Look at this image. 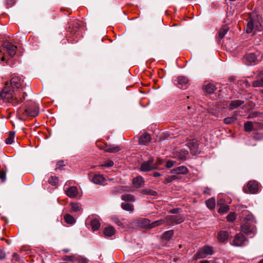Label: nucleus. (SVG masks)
<instances>
[{"mask_svg":"<svg viewBox=\"0 0 263 263\" xmlns=\"http://www.w3.org/2000/svg\"><path fill=\"white\" fill-rule=\"evenodd\" d=\"M6 86H8V83H6ZM1 98L4 101L12 103L13 105H16L23 101L22 99L18 100L12 93L11 90L5 87L1 93Z\"/></svg>","mask_w":263,"mask_h":263,"instance_id":"nucleus-1","label":"nucleus"},{"mask_svg":"<svg viewBox=\"0 0 263 263\" xmlns=\"http://www.w3.org/2000/svg\"><path fill=\"white\" fill-rule=\"evenodd\" d=\"M246 30L248 33L255 34L256 32H260L262 30V26L257 19L251 18L247 23Z\"/></svg>","mask_w":263,"mask_h":263,"instance_id":"nucleus-2","label":"nucleus"},{"mask_svg":"<svg viewBox=\"0 0 263 263\" xmlns=\"http://www.w3.org/2000/svg\"><path fill=\"white\" fill-rule=\"evenodd\" d=\"M153 170H157V166L154 164V159L151 157L147 161L143 162L140 166L142 172H148Z\"/></svg>","mask_w":263,"mask_h":263,"instance_id":"nucleus-3","label":"nucleus"},{"mask_svg":"<svg viewBox=\"0 0 263 263\" xmlns=\"http://www.w3.org/2000/svg\"><path fill=\"white\" fill-rule=\"evenodd\" d=\"M213 254V248L211 246H205L200 249L196 254V259L203 258L207 255Z\"/></svg>","mask_w":263,"mask_h":263,"instance_id":"nucleus-4","label":"nucleus"},{"mask_svg":"<svg viewBox=\"0 0 263 263\" xmlns=\"http://www.w3.org/2000/svg\"><path fill=\"white\" fill-rule=\"evenodd\" d=\"M184 218L181 215H170L165 217V223L175 225L183 221Z\"/></svg>","mask_w":263,"mask_h":263,"instance_id":"nucleus-5","label":"nucleus"},{"mask_svg":"<svg viewBox=\"0 0 263 263\" xmlns=\"http://www.w3.org/2000/svg\"><path fill=\"white\" fill-rule=\"evenodd\" d=\"M232 244L236 247L243 246L247 244V240L243 234H237L235 236Z\"/></svg>","mask_w":263,"mask_h":263,"instance_id":"nucleus-6","label":"nucleus"},{"mask_svg":"<svg viewBox=\"0 0 263 263\" xmlns=\"http://www.w3.org/2000/svg\"><path fill=\"white\" fill-rule=\"evenodd\" d=\"M2 46L10 57H13L15 54L17 47L11 43L5 41L3 43Z\"/></svg>","mask_w":263,"mask_h":263,"instance_id":"nucleus-7","label":"nucleus"},{"mask_svg":"<svg viewBox=\"0 0 263 263\" xmlns=\"http://www.w3.org/2000/svg\"><path fill=\"white\" fill-rule=\"evenodd\" d=\"M189 79L185 76H181L174 80V83L179 88L185 89L187 87Z\"/></svg>","mask_w":263,"mask_h":263,"instance_id":"nucleus-8","label":"nucleus"},{"mask_svg":"<svg viewBox=\"0 0 263 263\" xmlns=\"http://www.w3.org/2000/svg\"><path fill=\"white\" fill-rule=\"evenodd\" d=\"M27 116L36 117L39 114V107L36 104H33L28 107L25 110L24 113Z\"/></svg>","mask_w":263,"mask_h":263,"instance_id":"nucleus-9","label":"nucleus"},{"mask_svg":"<svg viewBox=\"0 0 263 263\" xmlns=\"http://www.w3.org/2000/svg\"><path fill=\"white\" fill-rule=\"evenodd\" d=\"M244 60L247 65H254L257 61V55L254 53H247L244 57Z\"/></svg>","mask_w":263,"mask_h":263,"instance_id":"nucleus-10","label":"nucleus"},{"mask_svg":"<svg viewBox=\"0 0 263 263\" xmlns=\"http://www.w3.org/2000/svg\"><path fill=\"white\" fill-rule=\"evenodd\" d=\"M241 230L242 232L245 233L251 237L254 235L255 231L254 229L251 228V227L247 223L241 226Z\"/></svg>","mask_w":263,"mask_h":263,"instance_id":"nucleus-11","label":"nucleus"},{"mask_svg":"<svg viewBox=\"0 0 263 263\" xmlns=\"http://www.w3.org/2000/svg\"><path fill=\"white\" fill-rule=\"evenodd\" d=\"M65 194L69 198H74L78 194V189L76 186H71L65 190Z\"/></svg>","mask_w":263,"mask_h":263,"instance_id":"nucleus-12","label":"nucleus"},{"mask_svg":"<svg viewBox=\"0 0 263 263\" xmlns=\"http://www.w3.org/2000/svg\"><path fill=\"white\" fill-rule=\"evenodd\" d=\"M105 180L104 177L100 174L94 175L91 179V181L93 183L99 185H102Z\"/></svg>","mask_w":263,"mask_h":263,"instance_id":"nucleus-13","label":"nucleus"},{"mask_svg":"<svg viewBox=\"0 0 263 263\" xmlns=\"http://www.w3.org/2000/svg\"><path fill=\"white\" fill-rule=\"evenodd\" d=\"M151 139V135L148 134H144L141 135L139 139V143L141 145H147Z\"/></svg>","mask_w":263,"mask_h":263,"instance_id":"nucleus-14","label":"nucleus"},{"mask_svg":"<svg viewBox=\"0 0 263 263\" xmlns=\"http://www.w3.org/2000/svg\"><path fill=\"white\" fill-rule=\"evenodd\" d=\"M187 172L188 170L187 167L184 166H180L171 170V174H185Z\"/></svg>","mask_w":263,"mask_h":263,"instance_id":"nucleus-15","label":"nucleus"},{"mask_svg":"<svg viewBox=\"0 0 263 263\" xmlns=\"http://www.w3.org/2000/svg\"><path fill=\"white\" fill-rule=\"evenodd\" d=\"M229 236L228 231L222 230L220 231L217 234V239L220 242H224L227 240Z\"/></svg>","mask_w":263,"mask_h":263,"instance_id":"nucleus-16","label":"nucleus"},{"mask_svg":"<svg viewBox=\"0 0 263 263\" xmlns=\"http://www.w3.org/2000/svg\"><path fill=\"white\" fill-rule=\"evenodd\" d=\"M121 149V147L120 145H106L104 148V150L105 152L115 153L119 152Z\"/></svg>","mask_w":263,"mask_h":263,"instance_id":"nucleus-17","label":"nucleus"},{"mask_svg":"<svg viewBox=\"0 0 263 263\" xmlns=\"http://www.w3.org/2000/svg\"><path fill=\"white\" fill-rule=\"evenodd\" d=\"M144 183V179L141 176H138L134 178L133 180V184L136 188L141 187Z\"/></svg>","mask_w":263,"mask_h":263,"instance_id":"nucleus-18","label":"nucleus"},{"mask_svg":"<svg viewBox=\"0 0 263 263\" xmlns=\"http://www.w3.org/2000/svg\"><path fill=\"white\" fill-rule=\"evenodd\" d=\"M249 192L252 194L255 193L258 190V184L255 181H251L248 182L247 185Z\"/></svg>","mask_w":263,"mask_h":263,"instance_id":"nucleus-19","label":"nucleus"},{"mask_svg":"<svg viewBox=\"0 0 263 263\" xmlns=\"http://www.w3.org/2000/svg\"><path fill=\"white\" fill-rule=\"evenodd\" d=\"M11 86L13 88H19L22 86L21 79L18 77L13 78L10 82Z\"/></svg>","mask_w":263,"mask_h":263,"instance_id":"nucleus-20","label":"nucleus"},{"mask_svg":"<svg viewBox=\"0 0 263 263\" xmlns=\"http://www.w3.org/2000/svg\"><path fill=\"white\" fill-rule=\"evenodd\" d=\"M243 103V101L239 100L232 101L229 105V109H234L240 106Z\"/></svg>","mask_w":263,"mask_h":263,"instance_id":"nucleus-21","label":"nucleus"},{"mask_svg":"<svg viewBox=\"0 0 263 263\" xmlns=\"http://www.w3.org/2000/svg\"><path fill=\"white\" fill-rule=\"evenodd\" d=\"M115 229L111 226H108L106 227L104 230V234L105 236L110 237L112 236L115 233Z\"/></svg>","mask_w":263,"mask_h":263,"instance_id":"nucleus-22","label":"nucleus"},{"mask_svg":"<svg viewBox=\"0 0 263 263\" xmlns=\"http://www.w3.org/2000/svg\"><path fill=\"white\" fill-rule=\"evenodd\" d=\"M90 225L91 227V230L93 231H95L99 230V229L100 227V223L99 220L97 219V218H95L91 221Z\"/></svg>","mask_w":263,"mask_h":263,"instance_id":"nucleus-23","label":"nucleus"},{"mask_svg":"<svg viewBox=\"0 0 263 263\" xmlns=\"http://www.w3.org/2000/svg\"><path fill=\"white\" fill-rule=\"evenodd\" d=\"M204 90L207 93L211 94L215 91L216 87L213 84L208 83L204 86Z\"/></svg>","mask_w":263,"mask_h":263,"instance_id":"nucleus-24","label":"nucleus"},{"mask_svg":"<svg viewBox=\"0 0 263 263\" xmlns=\"http://www.w3.org/2000/svg\"><path fill=\"white\" fill-rule=\"evenodd\" d=\"M139 224L143 228L150 229L151 221L146 218H142L139 221Z\"/></svg>","mask_w":263,"mask_h":263,"instance_id":"nucleus-25","label":"nucleus"},{"mask_svg":"<svg viewBox=\"0 0 263 263\" xmlns=\"http://www.w3.org/2000/svg\"><path fill=\"white\" fill-rule=\"evenodd\" d=\"M165 222V218L164 219H159L158 220H156L153 222H151L150 229H153L155 227L161 226Z\"/></svg>","mask_w":263,"mask_h":263,"instance_id":"nucleus-26","label":"nucleus"},{"mask_svg":"<svg viewBox=\"0 0 263 263\" xmlns=\"http://www.w3.org/2000/svg\"><path fill=\"white\" fill-rule=\"evenodd\" d=\"M252 86L254 87H263V77L256 78V80L252 82Z\"/></svg>","mask_w":263,"mask_h":263,"instance_id":"nucleus-27","label":"nucleus"},{"mask_svg":"<svg viewBox=\"0 0 263 263\" xmlns=\"http://www.w3.org/2000/svg\"><path fill=\"white\" fill-rule=\"evenodd\" d=\"M229 30V27L224 26L222 27L218 33V38L222 39Z\"/></svg>","mask_w":263,"mask_h":263,"instance_id":"nucleus-28","label":"nucleus"},{"mask_svg":"<svg viewBox=\"0 0 263 263\" xmlns=\"http://www.w3.org/2000/svg\"><path fill=\"white\" fill-rule=\"evenodd\" d=\"M207 207L210 209H213L215 206V200L213 198H211L206 201Z\"/></svg>","mask_w":263,"mask_h":263,"instance_id":"nucleus-29","label":"nucleus"},{"mask_svg":"<svg viewBox=\"0 0 263 263\" xmlns=\"http://www.w3.org/2000/svg\"><path fill=\"white\" fill-rule=\"evenodd\" d=\"M188 154V151L186 150H181L180 152H177L176 156L181 160L185 159L186 155Z\"/></svg>","mask_w":263,"mask_h":263,"instance_id":"nucleus-30","label":"nucleus"},{"mask_svg":"<svg viewBox=\"0 0 263 263\" xmlns=\"http://www.w3.org/2000/svg\"><path fill=\"white\" fill-rule=\"evenodd\" d=\"M88 260L86 258L79 256H76L74 258L73 263H87Z\"/></svg>","mask_w":263,"mask_h":263,"instance_id":"nucleus-31","label":"nucleus"},{"mask_svg":"<svg viewBox=\"0 0 263 263\" xmlns=\"http://www.w3.org/2000/svg\"><path fill=\"white\" fill-rule=\"evenodd\" d=\"M71 211L73 212L79 211L81 210V206L78 203L71 202Z\"/></svg>","mask_w":263,"mask_h":263,"instance_id":"nucleus-32","label":"nucleus"},{"mask_svg":"<svg viewBox=\"0 0 263 263\" xmlns=\"http://www.w3.org/2000/svg\"><path fill=\"white\" fill-rule=\"evenodd\" d=\"M65 221L69 224H73L75 222L76 220L73 216L70 214H66L64 216Z\"/></svg>","mask_w":263,"mask_h":263,"instance_id":"nucleus-33","label":"nucleus"},{"mask_svg":"<svg viewBox=\"0 0 263 263\" xmlns=\"http://www.w3.org/2000/svg\"><path fill=\"white\" fill-rule=\"evenodd\" d=\"M174 234V232L172 230H170L165 232L163 235V239L164 240H170Z\"/></svg>","mask_w":263,"mask_h":263,"instance_id":"nucleus-34","label":"nucleus"},{"mask_svg":"<svg viewBox=\"0 0 263 263\" xmlns=\"http://www.w3.org/2000/svg\"><path fill=\"white\" fill-rule=\"evenodd\" d=\"M121 199L123 200H125V201H132L135 200L134 196L131 194H128L122 195L121 196Z\"/></svg>","mask_w":263,"mask_h":263,"instance_id":"nucleus-35","label":"nucleus"},{"mask_svg":"<svg viewBox=\"0 0 263 263\" xmlns=\"http://www.w3.org/2000/svg\"><path fill=\"white\" fill-rule=\"evenodd\" d=\"M245 129L246 132H251L253 130V123L251 121H247L244 124Z\"/></svg>","mask_w":263,"mask_h":263,"instance_id":"nucleus-36","label":"nucleus"},{"mask_svg":"<svg viewBox=\"0 0 263 263\" xmlns=\"http://www.w3.org/2000/svg\"><path fill=\"white\" fill-rule=\"evenodd\" d=\"M122 208L127 211H132L133 210V205L131 203H122Z\"/></svg>","mask_w":263,"mask_h":263,"instance_id":"nucleus-37","label":"nucleus"},{"mask_svg":"<svg viewBox=\"0 0 263 263\" xmlns=\"http://www.w3.org/2000/svg\"><path fill=\"white\" fill-rule=\"evenodd\" d=\"M236 121V118L234 117H229L224 119L223 122L226 124H230L234 123Z\"/></svg>","mask_w":263,"mask_h":263,"instance_id":"nucleus-38","label":"nucleus"},{"mask_svg":"<svg viewBox=\"0 0 263 263\" xmlns=\"http://www.w3.org/2000/svg\"><path fill=\"white\" fill-rule=\"evenodd\" d=\"M58 181L59 179L58 177L54 176L51 177L49 179V183L53 186L56 185L58 184Z\"/></svg>","mask_w":263,"mask_h":263,"instance_id":"nucleus-39","label":"nucleus"},{"mask_svg":"<svg viewBox=\"0 0 263 263\" xmlns=\"http://www.w3.org/2000/svg\"><path fill=\"white\" fill-rule=\"evenodd\" d=\"M74 256L75 255L65 256L63 257V260L73 262Z\"/></svg>","mask_w":263,"mask_h":263,"instance_id":"nucleus-40","label":"nucleus"},{"mask_svg":"<svg viewBox=\"0 0 263 263\" xmlns=\"http://www.w3.org/2000/svg\"><path fill=\"white\" fill-rule=\"evenodd\" d=\"M175 164L176 161L173 160H168L165 164V166L167 168H171L174 166Z\"/></svg>","mask_w":263,"mask_h":263,"instance_id":"nucleus-41","label":"nucleus"},{"mask_svg":"<svg viewBox=\"0 0 263 263\" xmlns=\"http://www.w3.org/2000/svg\"><path fill=\"white\" fill-rule=\"evenodd\" d=\"M227 218L228 221L233 222L235 218V215L233 213H231L227 216Z\"/></svg>","mask_w":263,"mask_h":263,"instance_id":"nucleus-42","label":"nucleus"},{"mask_svg":"<svg viewBox=\"0 0 263 263\" xmlns=\"http://www.w3.org/2000/svg\"><path fill=\"white\" fill-rule=\"evenodd\" d=\"M229 210V206L227 205H224L221 206L219 209V212L221 213H226L228 212Z\"/></svg>","mask_w":263,"mask_h":263,"instance_id":"nucleus-43","label":"nucleus"},{"mask_svg":"<svg viewBox=\"0 0 263 263\" xmlns=\"http://www.w3.org/2000/svg\"><path fill=\"white\" fill-rule=\"evenodd\" d=\"M254 74L256 75V78H263V70L260 71H257L254 72Z\"/></svg>","mask_w":263,"mask_h":263,"instance_id":"nucleus-44","label":"nucleus"},{"mask_svg":"<svg viewBox=\"0 0 263 263\" xmlns=\"http://www.w3.org/2000/svg\"><path fill=\"white\" fill-rule=\"evenodd\" d=\"M0 179L3 181L6 180V173L3 171H0Z\"/></svg>","mask_w":263,"mask_h":263,"instance_id":"nucleus-45","label":"nucleus"},{"mask_svg":"<svg viewBox=\"0 0 263 263\" xmlns=\"http://www.w3.org/2000/svg\"><path fill=\"white\" fill-rule=\"evenodd\" d=\"M163 163V160L160 159L159 158H158L157 159V161L154 162V164L156 165L157 166V169L158 168V166L159 165H161Z\"/></svg>","mask_w":263,"mask_h":263,"instance_id":"nucleus-46","label":"nucleus"},{"mask_svg":"<svg viewBox=\"0 0 263 263\" xmlns=\"http://www.w3.org/2000/svg\"><path fill=\"white\" fill-rule=\"evenodd\" d=\"M175 179L174 176H169L165 179V183H167L172 181Z\"/></svg>","mask_w":263,"mask_h":263,"instance_id":"nucleus-47","label":"nucleus"},{"mask_svg":"<svg viewBox=\"0 0 263 263\" xmlns=\"http://www.w3.org/2000/svg\"><path fill=\"white\" fill-rule=\"evenodd\" d=\"M113 165H114L113 161H109L108 162H107V163L104 164L103 165V166L107 167H109L112 166Z\"/></svg>","mask_w":263,"mask_h":263,"instance_id":"nucleus-48","label":"nucleus"},{"mask_svg":"<svg viewBox=\"0 0 263 263\" xmlns=\"http://www.w3.org/2000/svg\"><path fill=\"white\" fill-rule=\"evenodd\" d=\"M14 3H15L14 0H7V1H6L7 5L9 6L10 7H11L12 6H13Z\"/></svg>","mask_w":263,"mask_h":263,"instance_id":"nucleus-49","label":"nucleus"},{"mask_svg":"<svg viewBox=\"0 0 263 263\" xmlns=\"http://www.w3.org/2000/svg\"><path fill=\"white\" fill-rule=\"evenodd\" d=\"M6 256L5 252L2 250H0V259H2L4 258Z\"/></svg>","mask_w":263,"mask_h":263,"instance_id":"nucleus-50","label":"nucleus"},{"mask_svg":"<svg viewBox=\"0 0 263 263\" xmlns=\"http://www.w3.org/2000/svg\"><path fill=\"white\" fill-rule=\"evenodd\" d=\"M13 141V139L9 137L6 139V143L7 144H11Z\"/></svg>","mask_w":263,"mask_h":263,"instance_id":"nucleus-51","label":"nucleus"},{"mask_svg":"<svg viewBox=\"0 0 263 263\" xmlns=\"http://www.w3.org/2000/svg\"><path fill=\"white\" fill-rule=\"evenodd\" d=\"M147 194L152 196H156L157 195V192L153 190H149L147 192Z\"/></svg>","mask_w":263,"mask_h":263,"instance_id":"nucleus-52","label":"nucleus"},{"mask_svg":"<svg viewBox=\"0 0 263 263\" xmlns=\"http://www.w3.org/2000/svg\"><path fill=\"white\" fill-rule=\"evenodd\" d=\"M62 162H59L58 163H57V167L56 168V169H61V166H63V164H62Z\"/></svg>","mask_w":263,"mask_h":263,"instance_id":"nucleus-53","label":"nucleus"},{"mask_svg":"<svg viewBox=\"0 0 263 263\" xmlns=\"http://www.w3.org/2000/svg\"><path fill=\"white\" fill-rule=\"evenodd\" d=\"M115 222L117 223V225H118L119 226H123L122 223L119 220L117 219L115 221Z\"/></svg>","mask_w":263,"mask_h":263,"instance_id":"nucleus-54","label":"nucleus"},{"mask_svg":"<svg viewBox=\"0 0 263 263\" xmlns=\"http://www.w3.org/2000/svg\"><path fill=\"white\" fill-rule=\"evenodd\" d=\"M15 136V133L14 132H10L9 134V137L11 138L12 139H14Z\"/></svg>","mask_w":263,"mask_h":263,"instance_id":"nucleus-55","label":"nucleus"},{"mask_svg":"<svg viewBox=\"0 0 263 263\" xmlns=\"http://www.w3.org/2000/svg\"><path fill=\"white\" fill-rule=\"evenodd\" d=\"M204 193L205 194L209 195L210 194V189L206 187V189L204 191Z\"/></svg>","mask_w":263,"mask_h":263,"instance_id":"nucleus-56","label":"nucleus"},{"mask_svg":"<svg viewBox=\"0 0 263 263\" xmlns=\"http://www.w3.org/2000/svg\"><path fill=\"white\" fill-rule=\"evenodd\" d=\"M160 174L158 172H155L154 174H153V176L155 177H159L160 176Z\"/></svg>","mask_w":263,"mask_h":263,"instance_id":"nucleus-57","label":"nucleus"},{"mask_svg":"<svg viewBox=\"0 0 263 263\" xmlns=\"http://www.w3.org/2000/svg\"><path fill=\"white\" fill-rule=\"evenodd\" d=\"M178 210L177 209H173L171 211V212L172 213H176L177 212Z\"/></svg>","mask_w":263,"mask_h":263,"instance_id":"nucleus-58","label":"nucleus"},{"mask_svg":"<svg viewBox=\"0 0 263 263\" xmlns=\"http://www.w3.org/2000/svg\"><path fill=\"white\" fill-rule=\"evenodd\" d=\"M120 189L123 191H126V187L125 186H121Z\"/></svg>","mask_w":263,"mask_h":263,"instance_id":"nucleus-59","label":"nucleus"},{"mask_svg":"<svg viewBox=\"0 0 263 263\" xmlns=\"http://www.w3.org/2000/svg\"><path fill=\"white\" fill-rule=\"evenodd\" d=\"M200 263H210L208 260H203V261H200Z\"/></svg>","mask_w":263,"mask_h":263,"instance_id":"nucleus-60","label":"nucleus"},{"mask_svg":"<svg viewBox=\"0 0 263 263\" xmlns=\"http://www.w3.org/2000/svg\"><path fill=\"white\" fill-rule=\"evenodd\" d=\"M191 150L193 151V153H196V148L195 147H194V148H191Z\"/></svg>","mask_w":263,"mask_h":263,"instance_id":"nucleus-61","label":"nucleus"},{"mask_svg":"<svg viewBox=\"0 0 263 263\" xmlns=\"http://www.w3.org/2000/svg\"><path fill=\"white\" fill-rule=\"evenodd\" d=\"M1 60L2 61H4L5 60V57L4 56H3L1 58Z\"/></svg>","mask_w":263,"mask_h":263,"instance_id":"nucleus-62","label":"nucleus"},{"mask_svg":"<svg viewBox=\"0 0 263 263\" xmlns=\"http://www.w3.org/2000/svg\"><path fill=\"white\" fill-rule=\"evenodd\" d=\"M252 218V216H249V217L247 218V219L249 220H251Z\"/></svg>","mask_w":263,"mask_h":263,"instance_id":"nucleus-63","label":"nucleus"},{"mask_svg":"<svg viewBox=\"0 0 263 263\" xmlns=\"http://www.w3.org/2000/svg\"><path fill=\"white\" fill-rule=\"evenodd\" d=\"M63 251L66 253H67L69 251L68 249H64Z\"/></svg>","mask_w":263,"mask_h":263,"instance_id":"nucleus-64","label":"nucleus"}]
</instances>
